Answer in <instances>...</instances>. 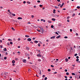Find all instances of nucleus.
<instances>
[{"label": "nucleus", "mask_w": 80, "mask_h": 80, "mask_svg": "<svg viewBox=\"0 0 80 80\" xmlns=\"http://www.w3.org/2000/svg\"><path fill=\"white\" fill-rule=\"evenodd\" d=\"M52 21H55V19L54 18H52Z\"/></svg>", "instance_id": "obj_13"}, {"label": "nucleus", "mask_w": 80, "mask_h": 80, "mask_svg": "<svg viewBox=\"0 0 80 80\" xmlns=\"http://www.w3.org/2000/svg\"><path fill=\"white\" fill-rule=\"evenodd\" d=\"M39 7H42V5H40Z\"/></svg>", "instance_id": "obj_42"}, {"label": "nucleus", "mask_w": 80, "mask_h": 80, "mask_svg": "<svg viewBox=\"0 0 80 80\" xmlns=\"http://www.w3.org/2000/svg\"><path fill=\"white\" fill-rule=\"evenodd\" d=\"M22 62H24V63H26V62H27V60L26 59H23L22 60Z\"/></svg>", "instance_id": "obj_3"}, {"label": "nucleus", "mask_w": 80, "mask_h": 80, "mask_svg": "<svg viewBox=\"0 0 80 80\" xmlns=\"http://www.w3.org/2000/svg\"><path fill=\"white\" fill-rule=\"evenodd\" d=\"M27 3L28 4H30V2H27Z\"/></svg>", "instance_id": "obj_20"}, {"label": "nucleus", "mask_w": 80, "mask_h": 80, "mask_svg": "<svg viewBox=\"0 0 80 80\" xmlns=\"http://www.w3.org/2000/svg\"><path fill=\"white\" fill-rule=\"evenodd\" d=\"M15 60H18V58H15Z\"/></svg>", "instance_id": "obj_22"}, {"label": "nucleus", "mask_w": 80, "mask_h": 80, "mask_svg": "<svg viewBox=\"0 0 80 80\" xmlns=\"http://www.w3.org/2000/svg\"><path fill=\"white\" fill-rule=\"evenodd\" d=\"M38 62H41V59H38Z\"/></svg>", "instance_id": "obj_35"}, {"label": "nucleus", "mask_w": 80, "mask_h": 80, "mask_svg": "<svg viewBox=\"0 0 80 80\" xmlns=\"http://www.w3.org/2000/svg\"><path fill=\"white\" fill-rule=\"evenodd\" d=\"M8 12H9V13L10 12V10H8Z\"/></svg>", "instance_id": "obj_54"}, {"label": "nucleus", "mask_w": 80, "mask_h": 80, "mask_svg": "<svg viewBox=\"0 0 80 80\" xmlns=\"http://www.w3.org/2000/svg\"><path fill=\"white\" fill-rule=\"evenodd\" d=\"M39 72H38V73L40 74V75H42V72H41V70H39Z\"/></svg>", "instance_id": "obj_4"}, {"label": "nucleus", "mask_w": 80, "mask_h": 80, "mask_svg": "<svg viewBox=\"0 0 80 80\" xmlns=\"http://www.w3.org/2000/svg\"><path fill=\"white\" fill-rule=\"evenodd\" d=\"M56 34H57V35H58V32H56Z\"/></svg>", "instance_id": "obj_39"}, {"label": "nucleus", "mask_w": 80, "mask_h": 80, "mask_svg": "<svg viewBox=\"0 0 80 80\" xmlns=\"http://www.w3.org/2000/svg\"><path fill=\"white\" fill-rule=\"evenodd\" d=\"M26 3V1H23V3L25 4V3Z\"/></svg>", "instance_id": "obj_46"}, {"label": "nucleus", "mask_w": 80, "mask_h": 80, "mask_svg": "<svg viewBox=\"0 0 80 80\" xmlns=\"http://www.w3.org/2000/svg\"><path fill=\"white\" fill-rule=\"evenodd\" d=\"M55 36H53L51 38V39H53V38H55Z\"/></svg>", "instance_id": "obj_7"}, {"label": "nucleus", "mask_w": 80, "mask_h": 80, "mask_svg": "<svg viewBox=\"0 0 80 80\" xmlns=\"http://www.w3.org/2000/svg\"><path fill=\"white\" fill-rule=\"evenodd\" d=\"M7 75H8V72H5L4 73H2L1 74V76H2V77L4 78H6V77H7Z\"/></svg>", "instance_id": "obj_1"}, {"label": "nucleus", "mask_w": 80, "mask_h": 80, "mask_svg": "<svg viewBox=\"0 0 80 80\" xmlns=\"http://www.w3.org/2000/svg\"><path fill=\"white\" fill-rule=\"evenodd\" d=\"M64 77H65V78H68L67 76H64Z\"/></svg>", "instance_id": "obj_49"}, {"label": "nucleus", "mask_w": 80, "mask_h": 80, "mask_svg": "<svg viewBox=\"0 0 80 80\" xmlns=\"http://www.w3.org/2000/svg\"><path fill=\"white\" fill-rule=\"evenodd\" d=\"M67 21L68 22H70V20H67Z\"/></svg>", "instance_id": "obj_57"}, {"label": "nucleus", "mask_w": 80, "mask_h": 80, "mask_svg": "<svg viewBox=\"0 0 80 80\" xmlns=\"http://www.w3.org/2000/svg\"><path fill=\"white\" fill-rule=\"evenodd\" d=\"M80 8V6H78L77 7V8H78V9H79V8Z\"/></svg>", "instance_id": "obj_27"}, {"label": "nucleus", "mask_w": 80, "mask_h": 80, "mask_svg": "<svg viewBox=\"0 0 80 80\" xmlns=\"http://www.w3.org/2000/svg\"><path fill=\"white\" fill-rule=\"evenodd\" d=\"M70 31L71 32H72V29H70Z\"/></svg>", "instance_id": "obj_58"}, {"label": "nucleus", "mask_w": 80, "mask_h": 80, "mask_svg": "<svg viewBox=\"0 0 80 80\" xmlns=\"http://www.w3.org/2000/svg\"><path fill=\"white\" fill-rule=\"evenodd\" d=\"M63 5H64V3L63 2L62 5V6H63Z\"/></svg>", "instance_id": "obj_61"}, {"label": "nucleus", "mask_w": 80, "mask_h": 80, "mask_svg": "<svg viewBox=\"0 0 80 80\" xmlns=\"http://www.w3.org/2000/svg\"><path fill=\"white\" fill-rule=\"evenodd\" d=\"M8 41H9L10 42H11V41H12V40L10 39H8Z\"/></svg>", "instance_id": "obj_17"}, {"label": "nucleus", "mask_w": 80, "mask_h": 80, "mask_svg": "<svg viewBox=\"0 0 80 80\" xmlns=\"http://www.w3.org/2000/svg\"><path fill=\"white\" fill-rule=\"evenodd\" d=\"M18 20H21V19H22V18L19 17L18 18Z\"/></svg>", "instance_id": "obj_6"}, {"label": "nucleus", "mask_w": 80, "mask_h": 80, "mask_svg": "<svg viewBox=\"0 0 80 80\" xmlns=\"http://www.w3.org/2000/svg\"><path fill=\"white\" fill-rule=\"evenodd\" d=\"M10 14H11V15L12 14V13L11 12H9Z\"/></svg>", "instance_id": "obj_52"}, {"label": "nucleus", "mask_w": 80, "mask_h": 80, "mask_svg": "<svg viewBox=\"0 0 80 80\" xmlns=\"http://www.w3.org/2000/svg\"><path fill=\"white\" fill-rule=\"evenodd\" d=\"M37 57H42V55H41L40 54H38L37 55Z\"/></svg>", "instance_id": "obj_8"}, {"label": "nucleus", "mask_w": 80, "mask_h": 80, "mask_svg": "<svg viewBox=\"0 0 80 80\" xmlns=\"http://www.w3.org/2000/svg\"><path fill=\"white\" fill-rule=\"evenodd\" d=\"M78 60H79V59H77L76 60V61H77V62H78Z\"/></svg>", "instance_id": "obj_41"}, {"label": "nucleus", "mask_w": 80, "mask_h": 80, "mask_svg": "<svg viewBox=\"0 0 80 80\" xmlns=\"http://www.w3.org/2000/svg\"><path fill=\"white\" fill-rule=\"evenodd\" d=\"M2 47H3V46H2V45H0V48H2Z\"/></svg>", "instance_id": "obj_29"}, {"label": "nucleus", "mask_w": 80, "mask_h": 80, "mask_svg": "<svg viewBox=\"0 0 80 80\" xmlns=\"http://www.w3.org/2000/svg\"><path fill=\"white\" fill-rule=\"evenodd\" d=\"M3 50H4V51H7V49L6 48H5L3 49Z\"/></svg>", "instance_id": "obj_14"}, {"label": "nucleus", "mask_w": 80, "mask_h": 80, "mask_svg": "<svg viewBox=\"0 0 80 80\" xmlns=\"http://www.w3.org/2000/svg\"><path fill=\"white\" fill-rule=\"evenodd\" d=\"M54 26H53V25H51V27L52 28H53Z\"/></svg>", "instance_id": "obj_30"}, {"label": "nucleus", "mask_w": 80, "mask_h": 80, "mask_svg": "<svg viewBox=\"0 0 80 80\" xmlns=\"http://www.w3.org/2000/svg\"><path fill=\"white\" fill-rule=\"evenodd\" d=\"M66 75H69V73L68 72H67L66 73Z\"/></svg>", "instance_id": "obj_31"}, {"label": "nucleus", "mask_w": 80, "mask_h": 80, "mask_svg": "<svg viewBox=\"0 0 80 80\" xmlns=\"http://www.w3.org/2000/svg\"><path fill=\"white\" fill-rule=\"evenodd\" d=\"M12 30H15V29H14V28H12Z\"/></svg>", "instance_id": "obj_33"}, {"label": "nucleus", "mask_w": 80, "mask_h": 80, "mask_svg": "<svg viewBox=\"0 0 80 80\" xmlns=\"http://www.w3.org/2000/svg\"><path fill=\"white\" fill-rule=\"evenodd\" d=\"M7 45H8L10 46V43H9V42H8L7 44Z\"/></svg>", "instance_id": "obj_38"}, {"label": "nucleus", "mask_w": 80, "mask_h": 80, "mask_svg": "<svg viewBox=\"0 0 80 80\" xmlns=\"http://www.w3.org/2000/svg\"><path fill=\"white\" fill-rule=\"evenodd\" d=\"M69 78H70L72 79V76H70V77H69Z\"/></svg>", "instance_id": "obj_56"}, {"label": "nucleus", "mask_w": 80, "mask_h": 80, "mask_svg": "<svg viewBox=\"0 0 80 80\" xmlns=\"http://www.w3.org/2000/svg\"><path fill=\"white\" fill-rule=\"evenodd\" d=\"M34 8H36V6H34Z\"/></svg>", "instance_id": "obj_64"}, {"label": "nucleus", "mask_w": 80, "mask_h": 80, "mask_svg": "<svg viewBox=\"0 0 80 80\" xmlns=\"http://www.w3.org/2000/svg\"><path fill=\"white\" fill-rule=\"evenodd\" d=\"M53 13H55L56 12H55V9L53 10Z\"/></svg>", "instance_id": "obj_18"}, {"label": "nucleus", "mask_w": 80, "mask_h": 80, "mask_svg": "<svg viewBox=\"0 0 80 80\" xmlns=\"http://www.w3.org/2000/svg\"><path fill=\"white\" fill-rule=\"evenodd\" d=\"M34 43H38V41H35L34 42Z\"/></svg>", "instance_id": "obj_11"}, {"label": "nucleus", "mask_w": 80, "mask_h": 80, "mask_svg": "<svg viewBox=\"0 0 80 80\" xmlns=\"http://www.w3.org/2000/svg\"><path fill=\"white\" fill-rule=\"evenodd\" d=\"M60 37V35H59L56 37V38H59Z\"/></svg>", "instance_id": "obj_12"}, {"label": "nucleus", "mask_w": 80, "mask_h": 80, "mask_svg": "<svg viewBox=\"0 0 80 80\" xmlns=\"http://www.w3.org/2000/svg\"><path fill=\"white\" fill-rule=\"evenodd\" d=\"M4 58V60H6L7 59V57H5Z\"/></svg>", "instance_id": "obj_44"}, {"label": "nucleus", "mask_w": 80, "mask_h": 80, "mask_svg": "<svg viewBox=\"0 0 80 80\" xmlns=\"http://www.w3.org/2000/svg\"><path fill=\"white\" fill-rule=\"evenodd\" d=\"M18 41H20V38H18Z\"/></svg>", "instance_id": "obj_48"}, {"label": "nucleus", "mask_w": 80, "mask_h": 80, "mask_svg": "<svg viewBox=\"0 0 80 80\" xmlns=\"http://www.w3.org/2000/svg\"><path fill=\"white\" fill-rule=\"evenodd\" d=\"M72 75H75V74L74 73H72Z\"/></svg>", "instance_id": "obj_21"}, {"label": "nucleus", "mask_w": 80, "mask_h": 80, "mask_svg": "<svg viewBox=\"0 0 80 80\" xmlns=\"http://www.w3.org/2000/svg\"><path fill=\"white\" fill-rule=\"evenodd\" d=\"M18 53H20V52L18 51Z\"/></svg>", "instance_id": "obj_63"}, {"label": "nucleus", "mask_w": 80, "mask_h": 80, "mask_svg": "<svg viewBox=\"0 0 80 80\" xmlns=\"http://www.w3.org/2000/svg\"><path fill=\"white\" fill-rule=\"evenodd\" d=\"M41 32H42V33H43V28H41Z\"/></svg>", "instance_id": "obj_2"}, {"label": "nucleus", "mask_w": 80, "mask_h": 80, "mask_svg": "<svg viewBox=\"0 0 80 80\" xmlns=\"http://www.w3.org/2000/svg\"><path fill=\"white\" fill-rule=\"evenodd\" d=\"M26 49H27L28 50H29V48H28V47H26Z\"/></svg>", "instance_id": "obj_19"}, {"label": "nucleus", "mask_w": 80, "mask_h": 80, "mask_svg": "<svg viewBox=\"0 0 80 80\" xmlns=\"http://www.w3.org/2000/svg\"><path fill=\"white\" fill-rule=\"evenodd\" d=\"M64 38H68V37H67V36H65L64 37Z\"/></svg>", "instance_id": "obj_32"}, {"label": "nucleus", "mask_w": 80, "mask_h": 80, "mask_svg": "<svg viewBox=\"0 0 80 80\" xmlns=\"http://www.w3.org/2000/svg\"><path fill=\"white\" fill-rule=\"evenodd\" d=\"M64 71L65 72H67L68 71L67 69H65Z\"/></svg>", "instance_id": "obj_43"}, {"label": "nucleus", "mask_w": 80, "mask_h": 80, "mask_svg": "<svg viewBox=\"0 0 80 80\" xmlns=\"http://www.w3.org/2000/svg\"><path fill=\"white\" fill-rule=\"evenodd\" d=\"M41 21H43V22H45V20L43 19H41Z\"/></svg>", "instance_id": "obj_9"}, {"label": "nucleus", "mask_w": 80, "mask_h": 80, "mask_svg": "<svg viewBox=\"0 0 80 80\" xmlns=\"http://www.w3.org/2000/svg\"><path fill=\"white\" fill-rule=\"evenodd\" d=\"M37 31L38 32H41L40 30H38V29H37Z\"/></svg>", "instance_id": "obj_28"}, {"label": "nucleus", "mask_w": 80, "mask_h": 80, "mask_svg": "<svg viewBox=\"0 0 80 80\" xmlns=\"http://www.w3.org/2000/svg\"><path fill=\"white\" fill-rule=\"evenodd\" d=\"M31 17H32V18H34V16L33 15H32L31 16Z\"/></svg>", "instance_id": "obj_24"}, {"label": "nucleus", "mask_w": 80, "mask_h": 80, "mask_svg": "<svg viewBox=\"0 0 80 80\" xmlns=\"http://www.w3.org/2000/svg\"><path fill=\"white\" fill-rule=\"evenodd\" d=\"M76 35H77V36H78V34L77 33H76Z\"/></svg>", "instance_id": "obj_59"}, {"label": "nucleus", "mask_w": 80, "mask_h": 80, "mask_svg": "<svg viewBox=\"0 0 80 80\" xmlns=\"http://www.w3.org/2000/svg\"><path fill=\"white\" fill-rule=\"evenodd\" d=\"M47 77H45L44 78L45 80H47Z\"/></svg>", "instance_id": "obj_40"}, {"label": "nucleus", "mask_w": 80, "mask_h": 80, "mask_svg": "<svg viewBox=\"0 0 80 80\" xmlns=\"http://www.w3.org/2000/svg\"><path fill=\"white\" fill-rule=\"evenodd\" d=\"M12 15L13 16H15V14H12Z\"/></svg>", "instance_id": "obj_37"}, {"label": "nucleus", "mask_w": 80, "mask_h": 80, "mask_svg": "<svg viewBox=\"0 0 80 80\" xmlns=\"http://www.w3.org/2000/svg\"><path fill=\"white\" fill-rule=\"evenodd\" d=\"M48 72H50V71H51V70H50V69H48Z\"/></svg>", "instance_id": "obj_34"}, {"label": "nucleus", "mask_w": 80, "mask_h": 80, "mask_svg": "<svg viewBox=\"0 0 80 80\" xmlns=\"http://www.w3.org/2000/svg\"><path fill=\"white\" fill-rule=\"evenodd\" d=\"M10 45H12V44H13V42H10Z\"/></svg>", "instance_id": "obj_26"}, {"label": "nucleus", "mask_w": 80, "mask_h": 80, "mask_svg": "<svg viewBox=\"0 0 80 80\" xmlns=\"http://www.w3.org/2000/svg\"><path fill=\"white\" fill-rule=\"evenodd\" d=\"M72 70H74V68L73 67L72 68Z\"/></svg>", "instance_id": "obj_53"}, {"label": "nucleus", "mask_w": 80, "mask_h": 80, "mask_svg": "<svg viewBox=\"0 0 80 80\" xmlns=\"http://www.w3.org/2000/svg\"><path fill=\"white\" fill-rule=\"evenodd\" d=\"M65 60L66 62H68V59H66Z\"/></svg>", "instance_id": "obj_23"}, {"label": "nucleus", "mask_w": 80, "mask_h": 80, "mask_svg": "<svg viewBox=\"0 0 80 80\" xmlns=\"http://www.w3.org/2000/svg\"><path fill=\"white\" fill-rule=\"evenodd\" d=\"M48 23H52V22L50 20H48Z\"/></svg>", "instance_id": "obj_15"}, {"label": "nucleus", "mask_w": 80, "mask_h": 80, "mask_svg": "<svg viewBox=\"0 0 80 80\" xmlns=\"http://www.w3.org/2000/svg\"><path fill=\"white\" fill-rule=\"evenodd\" d=\"M31 40V38H28V42H30Z\"/></svg>", "instance_id": "obj_5"}, {"label": "nucleus", "mask_w": 80, "mask_h": 80, "mask_svg": "<svg viewBox=\"0 0 80 80\" xmlns=\"http://www.w3.org/2000/svg\"><path fill=\"white\" fill-rule=\"evenodd\" d=\"M77 53L75 54H74L75 57H76V56H77Z\"/></svg>", "instance_id": "obj_36"}, {"label": "nucleus", "mask_w": 80, "mask_h": 80, "mask_svg": "<svg viewBox=\"0 0 80 80\" xmlns=\"http://www.w3.org/2000/svg\"><path fill=\"white\" fill-rule=\"evenodd\" d=\"M69 18H70L69 17H67V19H69Z\"/></svg>", "instance_id": "obj_50"}, {"label": "nucleus", "mask_w": 80, "mask_h": 80, "mask_svg": "<svg viewBox=\"0 0 80 80\" xmlns=\"http://www.w3.org/2000/svg\"><path fill=\"white\" fill-rule=\"evenodd\" d=\"M25 37H28V38H29V37H30L29 36H28L27 35H26L25 36Z\"/></svg>", "instance_id": "obj_16"}, {"label": "nucleus", "mask_w": 80, "mask_h": 80, "mask_svg": "<svg viewBox=\"0 0 80 80\" xmlns=\"http://www.w3.org/2000/svg\"><path fill=\"white\" fill-rule=\"evenodd\" d=\"M79 58V57L78 56H77L76 57V58Z\"/></svg>", "instance_id": "obj_55"}, {"label": "nucleus", "mask_w": 80, "mask_h": 80, "mask_svg": "<svg viewBox=\"0 0 80 80\" xmlns=\"http://www.w3.org/2000/svg\"><path fill=\"white\" fill-rule=\"evenodd\" d=\"M38 47H40V44H38Z\"/></svg>", "instance_id": "obj_47"}, {"label": "nucleus", "mask_w": 80, "mask_h": 80, "mask_svg": "<svg viewBox=\"0 0 80 80\" xmlns=\"http://www.w3.org/2000/svg\"><path fill=\"white\" fill-rule=\"evenodd\" d=\"M12 63H15V60H13L12 61Z\"/></svg>", "instance_id": "obj_10"}, {"label": "nucleus", "mask_w": 80, "mask_h": 80, "mask_svg": "<svg viewBox=\"0 0 80 80\" xmlns=\"http://www.w3.org/2000/svg\"><path fill=\"white\" fill-rule=\"evenodd\" d=\"M51 67H52V68L54 67V66L52 65H51Z\"/></svg>", "instance_id": "obj_45"}, {"label": "nucleus", "mask_w": 80, "mask_h": 80, "mask_svg": "<svg viewBox=\"0 0 80 80\" xmlns=\"http://www.w3.org/2000/svg\"><path fill=\"white\" fill-rule=\"evenodd\" d=\"M28 24H30V22H28Z\"/></svg>", "instance_id": "obj_62"}, {"label": "nucleus", "mask_w": 80, "mask_h": 80, "mask_svg": "<svg viewBox=\"0 0 80 80\" xmlns=\"http://www.w3.org/2000/svg\"><path fill=\"white\" fill-rule=\"evenodd\" d=\"M42 77H43V78H44V77H45V75H42Z\"/></svg>", "instance_id": "obj_60"}, {"label": "nucleus", "mask_w": 80, "mask_h": 80, "mask_svg": "<svg viewBox=\"0 0 80 80\" xmlns=\"http://www.w3.org/2000/svg\"><path fill=\"white\" fill-rule=\"evenodd\" d=\"M37 2H38V3H40V1H37Z\"/></svg>", "instance_id": "obj_51"}, {"label": "nucleus", "mask_w": 80, "mask_h": 80, "mask_svg": "<svg viewBox=\"0 0 80 80\" xmlns=\"http://www.w3.org/2000/svg\"><path fill=\"white\" fill-rule=\"evenodd\" d=\"M75 14L73 13L72 15V17H74V16H75Z\"/></svg>", "instance_id": "obj_25"}]
</instances>
